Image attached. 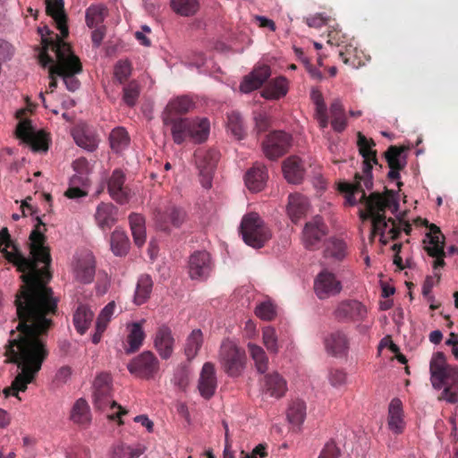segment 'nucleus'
Here are the masks:
<instances>
[{"instance_id":"nucleus-17","label":"nucleus","mask_w":458,"mask_h":458,"mask_svg":"<svg viewBox=\"0 0 458 458\" xmlns=\"http://www.w3.org/2000/svg\"><path fill=\"white\" fill-rule=\"evenodd\" d=\"M334 315L338 321H361L367 316V309L358 301L345 300L337 305Z\"/></svg>"},{"instance_id":"nucleus-34","label":"nucleus","mask_w":458,"mask_h":458,"mask_svg":"<svg viewBox=\"0 0 458 458\" xmlns=\"http://www.w3.org/2000/svg\"><path fill=\"white\" fill-rule=\"evenodd\" d=\"M331 126L336 132H342L347 127L345 110L339 99H335L330 106Z\"/></svg>"},{"instance_id":"nucleus-54","label":"nucleus","mask_w":458,"mask_h":458,"mask_svg":"<svg viewBox=\"0 0 458 458\" xmlns=\"http://www.w3.org/2000/svg\"><path fill=\"white\" fill-rule=\"evenodd\" d=\"M357 49L352 46L346 47L344 51L339 52V56L343 63L353 69H357L363 65L362 61L357 55Z\"/></svg>"},{"instance_id":"nucleus-52","label":"nucleus","mask_w":458,"mask_h":458,"mask_svg":"<svg viewBox=\"0 0 458 458\" xmlns=\"http://www.w3.org/2000/svg\"><path fill=\"white\" fill-rule=\"evenodd\" d=\"M132 71V64L128 59H121L116 62L114 67V79L120 83H125L130 78Z\"/></svg>"},{"instance_id":"nucleus-32","label":"nucleus","mask_w":458,"mask_h":458,"mask_svg":"<svg viewBox=\"0 0 458 458\" xmlns=\"http://www.w3.org/2000/svg\"><path fill=\"white\" fill-rule=\"evenodd\" d=\"M288 92V81L285 77L280 76L267 82L261 91L266 99H279Z\"/></svg>"},{"instance_id":"nucleus-1","label":"nucleus","mask_w":458,"mask_h":458,"mask_svg":"<svg viewBox=\"0 0 458 458\" xmlns=\"http://www.w3.org/2000/svg\"><path fill=\"white\" fill-rule=\"evenodd\" d=\"M31 231L29 248L31 258H26L18 244L11 239L7 227L0 230V252L21 272L23 284L15 295L18 317L15 329L10 331L5 345V362L21 369L11 386L4 389L5 397L25 392L34 382L49 354L47 335L53 326L52 317L57 313V300L47 286L52 278L50 249L45 245L46 225L39 216Z\"/></svg>"},{"instance_id":"nucleus-45","label":"nucleus","mask_w":458,"mask_h":458,"mask_svg":"<svg viewBox=\"0 0 458 458\" xmlns=\"http://www.w3.org/2000/svg\"><path fill=\"white\" fill-rule=\"evenodd\" d=\"M248 351L254 361L258 372L261 374L265 373L268 368V358L265 351L255 344H249Z\"/></svg>"},{"instance_id":"nucleus-9","label":"nucleus","mask_w":458,"mask_h":458,"mask_svg":"<svg viewBox=\"0 0 458 458\" xmlns=\"http://www.w3.org/2000/svg\"><path fill=\"white\" fill-rule=\"evenodd\" d=\"M426 226H428L429 232L426 234V238L423 240L424 249L428 256L435 258L433 262V267L435 270L443 267L445 265V236L440 231V228L434 224L428 225V220H424Z\"/></svg>"},{"instance_id":"nucleus-49","label":"nucleus","mask_w":458,"mask_h":458,"mask_svg":"<svg viewBox=\"0 0 458 458\" xmlns=\"http://www.w3.org/2000/svg\"><path fill=\"white\" fill-rule=\"evenodd\" d=\"M403 151V148L397 146H390L387 148L384 155L389 168L403 169L405 167L406 161L401 157Z\"/></svg>"},{"instance_id":"nucleus-64","label":"nucleus","mask_w":458,"mask_h":458,"mask_svg":"<svg viewBox=\"0 0 458 458\" xmlns=\"http://www.w3.org/2000/svg\"><path fill=\"white\" fill-rule=\"evenodd\" d=\"M255 130L257 133H262L270 127V120L266 113L257 112L254 114Z\"/></svg>"},{"instance_id":"nucleus-42","label":"nucleus","mask_w":458,"mask_h":458,"mask_svg":"<svg viewBox=\"0 0 458 458\" xmlns=\"http://www.w3.org/2000/svg\"><path fill=\"white\" fill-rule=\"evenodd\" d=\"M145 338V333L142 329L140 322L132 323L130 328V333L127 336V343L129 349L127 352H134L140 349Z\"/></svg>"},{"instance_id":"nucleus-11","label":"nucleus","mask_w":458,"mask_h":458,"mask_svg":"<svg viewBox=\"0 0 458 458\" xmlns=\"http://www.w3.org/2000/svg\"><path fill=\"white\" fill-rule=\"evenodd\" d=\"M327 233L328 228L323 218L319 216H314L305 224L301 232V242L304 248L309 250L319 249Z\"/></svg>"},{"instance_id":"nucleus-39","label":"nucleus","mask_w":458,"mask_h":458,"mask_svg":"<svg viewBox=\"0 0 458 458\" xmlns=\"http://www.w3.org/2000/svg\"><path fill=\"white\" fill-rule=\"evenodd\" d=\"M93 312L85 305H80L74 315L73 324L78 333L83 335L93 319Z\"/></svg>"},{"instance_id":"nucleus-22","label":"nucleus","mask_w":458,"mask_h":458,"mask_svg":"<svg viewBox=\"0 0 458 458\" xmlns=\"http://www.w3.org/2000/svg\"><path fill=\"white\" fill-rule=\"evenodd\" d=\"M261 388L269 396L281 398L287 391V382L278 372L273 371L263 377Z\"/></svg>"},{"instance_id":"nucleus-3","label":"nucleus","mask_w":458,"mask_h":458,"mask_svg":"<svg viewBox=\"0 0 458 458\" xmlns=\"http://www.w3.org/2000/svg\"><path fill=\"white\" fill-rule=\"evenodd\" d=\"M42 45L38 55L40 64L43 67L51 64V74L62 77L67 89L75 91L80 81L74 76L82 71L80 58L74 55L71 46L57 34L54 38L42 37Z\"/></svg>"},{"instance_id":"nucleus-6","label":"nucleus","mask_w":458,"mask_h":458,"mask_svg":"<svg viewBox=\"0 0 458 458\" xmlns=\"http://www.w3.org/2000/svg\"><path fill=\"white\" fill-rule=\"evenodd\" d=\"M240 228L244 242L256 249L262 248L272 236L270 229L257 213L245 215Z\"/></svg>"},{"instance_id":"nucleus-12","label":"nucleus","mask_w":458,"mask_h":458,"mask_svg":"<svg viewBox=\"0 0 458 458\" xmlns=\"http://www.w3.org/2000/svg\"><path fill=\"white\" fill-rule=\"evenodd\" d=\"M131 374L144 379H150L159 370V360L155 354L149 351L143 352L133 358L127 365Z\"/></svg>"},{"instance_id":"nucleus-53","label":"nucleus","mask_w":458,"mask_h":458,"mask_svg":"<svg viewBox=\"0 0 458 458\" xmlns=\"http://www.w3.org/2000/svg\"><path fill=\"white\" fill-rule=\"evenodd\" d=\"M346 244L344 241L338 239H331L325 249V256L332 257L337 260H341L345 256Z\"/></svg>"},{"instance_id":"nucleus-27","label":"nucleus","mask_w":458,"mask_h":458,"mask_svg":"<svg viewBox=\"0 0 458 458\" xmlns=\"http://www.w3.org/2000/svg\"><path fill=\"white\" fill-rule=\"evenodd\" d=\"M267 178V167L257 163L247 171L244 176L245 185L251 191H260L264 189Z\"/></svg>"},{"instance_id":"nucleus-58","label":"nucleus","mask_w":458,"mask_h":458,"mask_svg":"<svg viewBox=\"0 0 458 458\" xmlns=\"http://www.w3.org/2000/svg\"><path fill=\"white\" fill-rule=\"evenodd\" d=\"M115 304L109 302L100 312L97 319V325L99 330H106L111 317L114 314Z\"/></svg>"},{"instance_id":"nucleus-13","label":"nucleus","mask_w":458,"mask_h":458,"mask_svg":"<svg viewBox=\"0 0 458 458\" xmlns=\"http://www.w3.org/2000/svg\"><path fill=\"white\" fill-rule=\"evenodd\" d=\"M292 136L283 131L269 133L262 142V150L266 157L276 160L288 152L292 145Z\"/></svg>"},{"instance_id":"nucleus-20","label":"nucleus","mask_w":458,"mask_h":458,"mask_svg":"<svg viewBox=\"0 0 458 458\" xmlns=\"http://www.w3.org/2000/svg\"><path fill=\"white\" fill-rule=\"evenodd\" d=\"M174 338L172 330L165 325L160 326L154 337V347L163 360H168L174 352Z\"/></svg>"},{"instance_id":"nucleus-36","label":"nucleus","mask_w":458,"mask_h":458,"mask_svg":"<svg viewBox=\"0 0 458 458\" xmlns=\"http://www.w3.org/2000/svg\"><path fill=\"white\" fill-rule=\"evenodd\" d=\"M153 281L151 277L147 275H141L137 282L136 291L134 294V302L137 305L145 303L150 297L152 292Z\"/></svg>"},{"instance_id":"nucleus-29","label":"nucleus","mask_w":458,"mask_h":458,"mask_svg":"<svg viewBox=\"0 0 458 458\" xmlns=\"http://www.w3.org/2000/svg\"><path fill=\"white\" fill-rule=\"evenodd\" d=\"M388 428L394 434H401L405 428L403 404L400 399L394 398L388 407Z\"/></svg>"},{"instance_id":"nucleus-4","label":"nucleus","mask_w":458,"mask_h":458,"mask_svg":"<svg viewBox=\"0 0 458 458\" xmlns=\"http://www.w3.org/2000/svg\"><path fill=\"white\" fill-rule=\"evenodd\" d=\"M357 138L359 151L363 157L362 173L355 174L352 183L343 182L339 185L340 191L346 193V200L351 206L368 199L365 190H370L373 187V165H378L380 169L383 167L377 162V150L373 148L376 145L374 140L367 139L361 132H358Z\"/></svg>"},{"instance_id":"nucleus-23","label":"nucleus","mask_w":458,"mask_h":458,"mask_svg":"<svg viewBox=\"0 0 458 458\" xmlns=\"http://www.w3.org/2000/svg\"><path fill=\"white\" fill-rule=\"evenodd\" d=\"M16 135L26 143L31 145L33 150H47L46 140L40 135L35 133L30 120L21 121L16 127Z\"/></svg>"},{"instance_id":"nucleus-30","label":"nucleus","mask_w":458,"mask_h":458,"mask_svg":"<svg viewBox=\"0 0 458 458\" xmlns=\"http://www.w3.org/2000/svg\"><path fill=\"white\" fill-rule=\"evenodd\" d=\"M283 173L288 182L301 183L305 173L302 161L294 156L288 157L283 163Z\"/></svg>"},{"instance_id":"nucleus-21","label":"nucleus","mask_w":458,"mask_h":458,"mask_svg":"<svg viewBox=\"0 0 458 458\" xmlns=\"http://www.w3.org/2000/svg\"><path fill=\"white\" fill-rule=\"evenodd\" d=\"M271 75L268 65L262 64L255 67L253 71L243 78L240 89L243 93H250L260 88Z\"/></svg>"},{"instance_id":"nucleus-44","label":"nucleus","mask_w":458,"mask_h":458,"mask_svg":"<svg viewBox=\"0 0 458 458\" xmlns=\"http://www.w3.org/2000/svg\"><path fill=\"white\" fill-rule=\"evenodd\" d=\"M203 343L202 332L199 329L193 330L186 339L184 352L189 360L198 354Z\"/></svg>"},{"instance_id":"nucleus-26","label":"nucleus","mask_w":458,"mask_h":458,"mask_svg":"<svg viewBox=\"0 0 458 458\" xmlns=\"http://www.w3.org/2000/svg\"><path fill=\"white\" fill-rule=\"evenodd\" d=\"M46 11L47 15L54 19L62 38H66L69 34V30L63 0H46Z\"/></svg>"},{"instance_id":"nucleus-2","label":"nucleus","mask_w":458,"mask_h":458,"mask_svg":"<svg viewBox=\"0 0 458 458\" xmlns=\"http://www.w3.org/2000/svg\"><path fill=\"white\" fill-rule=\"evenodd\" d=\"M365 205V209H360V218L362 221L371 219L372 229L370 238L373 239L376 234L381 236L380 242L383 244L387 243L385 239V233L388 227V223L392 224V227L387 231L389 238L395 240L399 237L401 231L403 230L406 234L411 232V225L407 221H400L402 228L395 225L393 218H388L385 216L386 208H389L393 213L396 212L399 208L396 192L393 190H387L384 193L372 192L368 199L362 202Z\"/></svg>"},{"instance_id":"nucleus-47","label":"nucleus","mask_w":458,"mask_h":458,"mask_svg":"<svg viewBox=\"0 0 458 458\" xmlns=\"http://www.w3.org/2000/svg\"><path fill=\"white\" fill-rule=\"evenodd\" d=\"M171 6L174 12L181 16H192L199 10L198 0H171Z\"/></svg>"},{"instance_id":"nucleus-46","label":"nucleus","mask_w":458,"mask_h":458,"mask_svg":"<svg viewBox=\"0 0 458 458\" xmlns=\"http://www.w3.org/2000/svg\"><path fill=\"white\" fill-rule=\"evenodd\" d=\"M76 144L87 149L88 151H94L98 147L97 138L90 132L84 129H76L72 133Z\"/></svg>"},{"instance_id":"nucleus-43","label":"nucleus","mask_w":458,"mask_h":458,"mask_svg":"<svg viewBox=\"0 0 458 458\" xmlns=\"http://www.w3.org/2000/svg\"><path fill=\"white\" fill-rule=\"evenodd\" d=\"M306 417V403L301 400L293 401L287 411V418L291 424L300 427Z\"/></svg>"},{"instance_id":"nucleus-57","label":"nucleus","mask_w":458,"mask_h":458,"mask_svg":"<svg viewBox=\"0 0 458 458\" xmlns=\"http://www.w3.org/2000/svg\"><path fill=\"white\" fill-rule=\"evenodd\" d=\"M141 454L140 448H132L125 445H119L114 449V458H138Z\"/></svg>"},{"instance_id":"nucleus-63","label":"nucleus","mask_w":458,"mask_h":458,"mask_svg":"<svg viewBox=\"0 0 458 458\" xmlns=\"http://www.w3.org/2000/svg\"><path fill=\"white\" fill-rule=\"evenodd\" d=\"M305 21L307 25L311 28H321L324 25L329 26L331 22L335 23V20H332L330 17L324 16L321 13L307 17Z\"/></svg>"},{"instance_id":"nucleus-62","label":"nucleus","mask_w":458,"mask_h":458,"mask_svg":"<svg viewBox=\"0 0 458 458\" xmlns=\"http://www.w3.org/2000/svg\"><path fill=\"white\" fill-rule=\"evenodd\" d=\"M346 373L343 369H332L328 374V380L332 386L341 387L346 383Z\"/></svg>"},{"instance_id":"nucleus-15","label":"nucleus","mask_w":458,"mask_h":458,"mask_svg":"<svg viewBox=\"0 0 458 458\" xmlns=\"http://www.w3.org/2000/svg\"><path fill=\"white\" fill-rule=\"evenodd\" d=\"M213 263L208 252L198 250L188 260V272L192 280H206L211 274Z\"/></svg>"},{"instance_id":"nucleus-10","label":"nucleus","mask_w":458,"mask_h":458,"mask_svg":"<svg viewBox=\"0 0 458 458\" xmlns=\"http://www.w3.org/2000/svg\"><path fill=\"white\" fill-rule=\"evenodd\" d=\"M195 162L199 171L200 182L206 189L212 186L213 174L216 167L220 154L217 150L211 148L208 150H198L195 152Z\"/></svg>"},{"instance_id":"nucleus-50","label":"nucleus","mask_w":458,"mask_h":458,"mask_svg":"<svg viewBox=\"0 0 458 458\" xmlns=\"http://www.w3.org/2000/svg\"><path fill=\"white\" fill-rule=\"evenodd\" d=\"M110 146L116 152L121 151L129 144L130 138L127 131L121 127L114 129L109 136Z\"/></svg>"},{"instance_id":"nucleus-48","label":"nucleus","mask_w":458,"mask_h":458,"mask_svg":"<svg viewBox=\"0 0 458 458\" xmlns=\"http://www.w3.org/2000/svg\"><path fill=\"white\" fill-rule=\"evenodd\" d=\"M106 15V8L102 4L90 5L86 10V23L89 28L101 24Z\"/></svg>"},{"instance_id":"nucleus-40","label":"nucleus","mask_w":458,"mask_h":458,"mask_svg":"<svg viewBox=\"0 0 458 458\" xmlns=\"http://www.w3.org/2000/svg\"><path fill=\"white\" fill-rule=\"evenodd\" d=\"M110 246L115 256H124L129 250V238L123 231L116 229L111 234Z\"/></svg>"},{"instance_id":"nucleus-56","label":"nucleus","mask_w":458,"mask_h":458,"mask_svg":"<svg viewBox=\"0 0 458 458\" xmlns=\"http://www.w3.org/2000/svg\"><path fill=\"white\" fill-rule=\"evenodd\" d=\"M263 344L271 353H276L278 352L277 336L275 328L267 327L263 329L262 334Z\"/></svg>"},{"instance_id":"nucleus-38","label":"nucleus","mask_w":458,"mask_h":458,"mask_svg":"<svg viewBox=\"0 0 458 458\" xmlns=\"http://www.w3.org/2000/svg\"><path fill=\"white\" fill-rule=\"evenodd\" d=\"M209 134V122L207 118L191 120L190 139L196 143L205 141Z\"/></svg>"},{"instance_id":"nucleus-16","label":"nucleus","mask_w":458,"mask_h":458,"mask_svg":"<svg viewBox=\"0 0 458 458\" xmlns=\"http://www.w3.org/2000/svg\"><path fill=\"white\" fill-rule=\"evenodd\" d=\"M124 182L125 174L121 169H114L107 181L110 197L121 205L128 203L131 199V190Z\"/></svg>"},{"instance_id":"nucleus-28","label":"nucleus","mask_w":458,"mask_h":458,"mask_svg":"<svg viewBox=\"0 0 458 458\" xmlns=\"http://www.w3.org/2000/svg\"><path fill=\"white\" fill-rule=\"evenodd\" d=\"M96 271L95 259L90 253L80 258L75 265L74 273L78 281L83 284H89L93 281Z\"/></svg>"},{"instance_id":"nucleus-37","label":"nucleus","mask_w":458,"mask_h":458,"mask_svg":"<svg viewBox=\"0 0 458 458\" xmlns=\"http://www.w3.org/2000/svg\"><path fill=\"white\" fill-rule=\"evenodd\" d=\"M193 106L194 104L191 99L187 97H180L167 104L163 115L176 117V115L188 113L192 109Z\"/></svg>"},{"instance_id":"nucleus-8","label":"nucleus","mask_w":458,"mask_h":458,"mask_svg":"<svg viewBox=\"0 0 458 458\" xmlns=\"http://www.w3.org/2000/svg\"><path fill=\"white\" fill-rule=\"evenodd\" d=\"M220 362L224 371L232 377L242 375L245 364L246 355L231 342L223 343L219 353Z\"/></svg>"},{"instance_id":"nucleus-35","label":"nucleus","mask_w":458,"mask_h":458,"mask_svg":"<svg viewBox=\"0 0 458 458\" xmlns=\"http://www.w3.org/2000/svg\"><path fill=\"white\" fill-rule=\"evenodd\" d=\"M70 419L76 424L85 425L90 421L89 406L84 398L78 399L71 411Z\"/></svg>"},{"instance_id":"nucleus-55","label":"nucleus","mask_w":458,"mask_h":458,"mask_svg":"<svg viewBox=\"0 0 458 458\" xmlns=\"http://www.w3.org/2000/svg\"><path fill=\"white\" fill-rule=\"evenodd\" d=\"M140 96V87L136 81H130L123 87V100L129 106H135Z\"/></svg>"},{"instance_id":"nucleus-51","label":"nucleus","mask_w":458,"mask_h":458,"mask_svg":"<svg viewBox=\"0 0 458 458\" xmlns=\"http://www.w3.org/2000/svg\"><path fill=\"white\" fill-rule=\"evenodd\" d=\"M227 128L237 140H242L245 136L243 122L239 113L232 112L228 114Z\"/></svg>"},{"instance_id":"nucleus-24","label":"nucleus","mask_w":458,"mask_h":458,"mask_svg":"<svg viewBox=\"0 0 458 458\" xmlns=\"http://www.w3.org/2000/svg\"><path fill=\"white\" fill-rule=\"evenodd\" d=\"M165 125L171 126L173 140L176 144H182L187 138L190 139L191 120L163 115Z\"/></svg>"},{"instance_id":"nucleus-33","label":"nucleus","mask_w":458,"mask_h":458,"mask_svg":"<svg viewBox=\"0 0 458 458\" xmlns=\"http://www.w3.org/2000/svg\"><path fill=\"white\" fill-rule=\"evenodd\" d=\"M308 208L307 198L298 193L289 196L287 212L293 223H297L307 213Z\"/></svg>"},{"instance_id":"nucleus-25","label":"nucleus","mask_w":458,"mask_h":458,"mask_svg":"<svg viewBox=\"0 0 458 458\" xmlns=\"http://www.w3.org/2000/svg\"><path fill=\"white\" fill-rule=\"evenodd\" d=\"M324 343L327 352L335 357L344 356L349 349L348 337L343 331L330 333Z\"/></svg>"},{"instance_id":"nucleus-41","label":"nucleus","mask_w":458,"mask_h":458,"mask_svg":"<svg viewBox=\"0 0 458 458\" xmlns=\"http://www.w3.org/2000/svg\"><path fill=\"white\" fill-rule=\"evenodd\" d=\"M89 184L87 176H72L70 180V186L64 192V196L68 199H79L88 195L85 187Z\"/></svg>"},{"instance_id":"nucleus-61","label":"nucleus","mask_w":458,"mask_h":458,"mask_svg":"<svg viewBox=\"0 0 458 458\" xmlns=\"http://www.w3.org/2000/svg\"><path fill=\"white\" fill-rule=\"evenodd\" d=\"M327 32V43L332 46H340L344 42V36L337 24H329Z\"/></svg>"},{"instance_id":"nucleus-60","label":"nucleus","mask_w":458,"mask_h":458,"mask_svg":"<svg viewBox=\"0 0 458 458\" xmlns=\"http://www.w3.org/2000/svg\"><path fill=\"white\" fill-rule=\"evenodd\" d=\"M315 119L318 121L321 129H325L328 125L327 108L325 101L315 105Z\"/></svg>"},{"instance_id":"nucleus-31","label":"nucleus","mask_w":458,"mask_h":458,"mask_svg":"<svg viewBox=\"0 0 458 458\" xmlns=\"http://www.w3.org/2000/svg\"><path fill=\"white\" fill-rule=\"evenodd\" d=\"M116 208L112 203H100L98 206L95 214V219L98 225L102 230L111 228L116 221Z\"/></svg>"},{"instance_id":"nucleus-59","label":"nucleus","mask_w":458,"mask_h":458,"mask_svg":"<svg viewBox=\"0 0 458 458\" xmlns=\"http://www.w3.org/2000/svg\"><path fill=\"white\" fill-rule=\"evenodd\" d=\"M255 314L263 320H272L276 316V309L270 302H262L256 307Z\"/></svg>"},{"instance_id":"nucleus-14","label":"nucleus","mask_w":458,"mask_h":458,"mask_svg":"<svg viewBox=\"0 0 458 458\" xmlns=\"http://www.w3.org/2000/svg\"><path fill=\"white\" fill-rule=\"evenodd\" d=\"M342 289L341 281L327 269L319 272L314 280V292L320 300L335 296L341 293Z\"/></svg>"},{"instance_id":"nucleus-5","label":"nucleus","mask_w":458,"mask_h":458,"mask_svg":"<svg viewBox=\"0 0 458 458\" xmlns=\"http://www.w3.org/2000/svg\"><path fill=\"white\" fill-rule=\"evenodd\" d=\"M430 380L435 389L444 388L442 398L449 403L458 401V368L446 363L444 352H437L431 358Z\"/></svg>"},{"instance_id":"nucleus-7","label":"nucleus","mask_w":458,"mask_h":458,"mask_svg":"<svg viewBox=\"0 0 458 458\" xmlns=\"http://www.w3.org/2000/svg\"><path fill=\"white\" fill-rule=\"evenodd\" d=\"M111 377L107 373L98 375L93 383V403L97 409L105 410L108 406L111 410L117 408L118 411L108 414L111 420L120 419L127 411L119 405L111 396Z\"/></svg>"},{"instance_id":"nucleus-18","label":"nucleus","mask_w":458,"mask_h":458,"mask_svg":"<svg viewBox=\"0 0 458 458\" xmlns=\"http://www.w3.org/2000/svg\"><path fill=\"white\" fill-rule=\"evenodd\" d=\"M186 219V213L183 209L170 206L165 210H158L155 215L157 226L165 232H168L172 227H180Z\"/></svg>"},{"instance_id":"nucleus-19","label":"nucleus","mask_w":458,"mask_h":458,"mask_svg":"<svg viewBox=\"0 0 458 458\" xmlns=\"http://www.w3.org/2000/svg\"><path fill=\"white\" fill-rule=\"evenodd\" d=\"M217 378L215 365L211 362H205L202 366L198 380V389L200 395L208 400L216 393Z\"/></svg>"}]
</instances>
